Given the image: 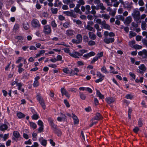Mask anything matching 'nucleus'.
I'll use <instances>...</instances> for the list:
<instances>
[{"instance_id": "nucleus-62", "label": "nucleus", "mask_w": 147, "mask_h": 147, "mask_svg": "<svg viewBox=\"0 0 147 147\" xmlns=\"http://www.w3.org/2000/svg\"><path fill=\"white\" fill-rule=\"evenodd\" d=\"M44 129V126H40L38 129V132L39 133H41L43 131Z\"/></svg>"}, {"instance_id": "nucleus-32", "label": "nucleus", "mask_w": 147, "mask_h": 147, "mask_svg": "<svg viewBox=\"0 0 147 147\" xmlns=\"http://www.w3.org/2000/svg\"><path fill=\"white\" fill-rule=\"evenodd\" d=\"M133 47L136 49H141L142 47L141 45H140L137 44H136L133 46Z\"/></svg>"}, {"instance_id": "nucleus-8", "label": "nucleus", "mask_w": 147, "mask_h": 147, "mask_svg": "<svg viewBox=\"0 0 147 147\" xmlns=\"http://www.w3.org/2000/svg\"><path fill=\"white\" fill-rule=\"evenodd\" d=\"M75 31L71 29H68L66 31V34L68 36L73 37L74 36Z\"/></svg>"}, {"instance_id": "nucleus-45", "label": "nucleus", "mask_w": 147, "mask_h": 147, "mask_svg": "<svg viewBox=\"0 0 147 147\" xmlns=\"http://www.w3.org/2000/svg\"><path fill=\"white\" fill-rule=\"evenodd\" d=\"M96 44V43L95 41L92 40H90L88 43V44L89 46H92L95 45Z\"/></svg>"}, {"instance_id": "nucleus-31", "label": "nucleus", "mask_w": 147, "mask_h": 147, "mask_svg": "<svg viewBox=\"0 0 147 147\" xmlns=\"http://www.w3.org/2000/svg\"><path fill=\"white\" fill-rule=\"evenodd\" d=\"M54 131L56 134H57L58 136L59 137L61 136V132L60 129H58Z\"/></svg>"}, {"instance_id": "nucleus-38", "label": "nucleus", "mask_w": 147, "mask_h": 147, "mask_svg": "<svg viewBox=\"0 0 147 147\" xmlns=\"http://www.w3.org/2000/svg\"><path fill=\"white\" fill-rule=\"evenodd\" d=\"M51 11L52 13L56 14L57 12L58 9L56 8H52L51 9Z\"/></svg>"}, {"instance_id": "nucleus-48", "label": "nucleus", "mask_w": 147, "mask_h": 147, "mask_svg": "<svg viewBox=\"0 0 147 147\" xmlns=\"http://www.w3.org/2000/svg\"><path fill=\"white\" fill-rule=\"evenodd\" d=\"M89 38L88 36L84 35L83 36V41L85 42H88Z\"/></svg>"}, {"instance_id": "nucleus-15", "label": "nucleus", "mask_w": 147, "mask_h": 147, "mask_svg": "<svg viewBox=\"0 0 147 147\" xmlns=\"http://www.w3.org/2000/svg\"><path fill=\"white\" fill-rule=\"evenodd\" d=\"M132 21V19L130 16H128L126 18L125 23L127 25H129Z\"/></svg>"}, {"instance_id": "nucleus-49", "label": "nucleus", "mask_w": 147, "mask_h": 147, "mask_svg": "<svg viewBox=\"0 0 147 147\" xmlns=\"http://www.w3.org/2000/svg\"><path fill=\"white\" fill-rule=\"evenodd\" d=\"M64 102L67 107L69 108L70 107V105L67 99L64 100Z\"/></svg>"}, {"instance_id": "nucleus-51", "label": "nucleus", "mask_w": 147, "mask_h": 147, "mask_svg": "<svg viewBox=\"0 0 147 147\" xmlns=\"http://www.w3.org/2000/svg\"><path fill=\"white\" fill-rule=\"evenodd\" d=\"M63 71L66 74H69L70 71L67 68H65L63 69Z\"/></svg>"}, {"instance_id": "nucleus-22", "label": "nucleus", "mask_w": 147, "mask_h": 147, "mask_svg": "<svg viewBox=\"0 0 147 147\" xmlns=\"http://www.w3.org/2000/svg\"><path fill=\"white\" fill-rule=\"evenodd\" d=\"M134 20L136 21V22L137 23H140L141 21V20L140 18V15L139 16L133 18Z\"/></svg>"}, {"instance_id": "nucleus-4", "label": "nucleus", "mask_w": 147, "mask_h": 147, "mask_svg": "<svg viewBox=\"0 0 147 147\" xmlns=\"http://www.w3.org/2000/svg\"><path fill=\"white\" fill-rule=\"evenodd\" d=\"M13 135L14 137L12 138V139L15 141H17L16 139H18L20 138V140L22 139V138L21 137L19 132L17 131H14L13 132Z\"/></svg>"}, {"instance_id": "nucleus-55", "label": "nucleus", "mask_w": 147, "mask_h": 147, "mask_svg": "<svg viewBox=\"0 0 147 147\" xmlns=\"http://www.w3.org/2000/svg\"><path fill=\"white\" fill-rule=\"evenodd\" d=\"M23 58L20 57H18L17 60L16 61V63H19L23 59Z\"/></svg>"}, {"instance_id": "nucleus-28", "label": "nucleus", "mask_w": 147, "mask_h": 147, "mask_svg": "<svg viewBox=\"0 0 147 147\" xmlns=\"http://www.w3.org/2000/svg\"><path fill=\"white\" fill-rule=\"evenodd\" d=\"M62 90L61 92V94L62 96H63L64 95H65L68 99H69L70 98V95L69 94V93L67 92V91H65V93L64 94H63V92L62 91Z\"/></svg>"}, {"instance_id": "nucleus-50", "label": "nucleus", "mask_w": 147, "mask_h": 147, "mask_svg": "<svg viewBox=\"0 0 147 147\" xmlns=\"http://www.w3.org/2000/svg\"><path fill=\"white\" fill-rule=\"evenodd\" d=\"M140 129L138 127H135L133 129V131L136 134L138 133V131H139Z\"/></svg>"}, {"instance_id": "nucleus-3", "label": "nucleus", "mask_w": 147, "mask_h": 147, "mask_svg": "<svg viewBox=\"0 0 147 147\" xmlns=\"http://www.w3.org/2000/svg\"><path fill=\"white\" fill-rule=\"evenodd\" d=\"M103 118V117L100 113L98 112H96L95 114V116L92 118L91 121H93L94 120L99 121L102 120Z\"/></svg>"}, {"instance_id": "nucleus-53", "label": "nucleus", "mask_w": 147, "mask_h": 147, "mask_svg": "<svg viewBox=\"0 0 147 147\" xmlns=\"http://www.w3.org/2000/svg\"><path fill=\"white\" fill-rule=\"evenodd\" d=\"M102 17H104V18L105 19H106V20L109 19L110 17V16L109 15H107L106 14H102Z\"/></svg>"}, {"instance_id": "nucleus-47", "label": "nucleus", "mask_w": 147, "mask_h": 147, "mask_svg": "<svg viewBox=\"0 0 147 147\" xmlns=\"http://www.w3.org/2000/svg\"><path fill=\"white\" fill-rule=\"evenodd\" d=\"M19 24H16L13 27V29L14 30L17 31L19 28Z\"/></svg>"}, {"instance_id": "nucleus-27", "label": "nucleus", "mask_w": 147, "mask_h": 147, "mask_svg": "<svg viewBox=\"0 0 147 147\" xmlns=\"http://www.w3.org/2000/svg\"><path fill=\"white\" fill-rule=\"evenodd\" d=\"M115 18L116 19L121 20L122 21H124V18L123 16L121 15L116 16L115 17Z\"/></svg>"}, {"instance_id": "nucleus-21", "label": "nucleus", "mask_w": 147, "mask_h": 147, "mask_svg": "<svg viewBox=\"0 0 147 147\" xmlns=\"http://www.w3.org/2000/svg\"><path fill=\"white\" fill-rule=\"evenodd\" d=\"M125 98L127 99L131 100L134 98V96L131 94H127L125 95Z\"/></svg>"}, {"instance_id": "nucleus-36", "label": "nucleus", "mask_w": 147, "mask_h": 147, "mask_svg": "<svg viewBox=\"0 0 147 147\" xmlns=\"http://www.w3.org/2000/svg\"><path fill=\"white\" fill-rule=\"evenodd\" d=\"M102 27L106 29L110 30L111 29L110 26L108 24H105V25L102 26Z\"/></svg>"}, {"instance_id": "nucleus-24", "label": "nucleus", "mask_w": 147, "mask_h": 147, "mask_svg": "<svg viewBox=\"0 0 147 147\" xmlns=\"http://www.w3.org/2000/svg\"><path fill=\"white\" fill-rule=\"evenodd\" d=\"M15 39L17 40H18L19 42H22L24 40V37L22 36H16Z\"/></svg>"}, {"instance_id": "nucleus-25", "label": "nucleus", "mask_w": 147, "mask_h": 147, "mask_svg": "<svg viewBox=\"0 0 147 147\" xmlns=\"http://www.w3.org/2000/svg\"><path fill=\"white\" fill-rule=\"evenodd\" d=\"M76 38L78 40V41H79L80 43L82 41V38L81 34H78L76 35Z\"/></svg>"}, {"instance_id": "nucleus-12", "label": "nucleus", "mask_w": 147, "mask_h": 147, "mask_svg": "<svg viewBox=\"0 0 147 147\" xmlns=\"http://www.w3.org/2000/svg\"><path fill=\"white\" fill-rule=\"evenodd\" d=\"M39 141L41 144L44 146L45 147L47 145V140L44 139L42 137H40L39 139Z\"/></svg>"}, {"instance_id": "nucleus-19", "label": "nucleus", "mask_w": 147, "mask_h": 147, "mask_svg": "<svg viewBox=\"0 0 147 147\" xmlns=\"http://www.w3.org/2000/svg\"><path fill=\"white\" fill-rule=\"evenodd\" d=\"M143 121L142 118H139L138 120V127H141L143 125Z\"/></svg>"}, {"instance_id": "nucleus-39", "label": "nucleus", "mask_w": 147, "mask_h": 147, "mask_svg": "<svg viewBox=\"0 0 147 147\" xmlns=\"http://www.w3.org/2000/svg\"><path fill=\"white\" fill-rule=\"evenodd\" d=\"M103 55V52H100V53H98L96 56V57H98V58L99 59L100 57H102Z\"/></svg>"}, {"instance_id": "nucleus-1", "label": "nucleus", "mask_w": 147, "mask_h": 147, "mask_svg": "<svg viewBox=\"0 0 147 147\" xmlns=\"http://www.w3.org/2000/svg\"><path fill=\"white\" fill-rule=\"evenodd\" d=\"M37 100L39 103L42 108L44 110L46 108V106L44 99L39 93H38L36 96Z\"/></svg>"}, {"instance_id": "nucleus-9", "label": "nucleus", "mask_w": 147, "mask_h": 147, "mask_svg": "<svg viewBox=\"0 0 147 147\" xmlns=\"http://www.w3.org/2000/svg\"><path fill=\"white\" fill-rule=\"evenodd\" d=\"M115 39L113 38H105L104 40V42L107 44L112 43L114 42Z\"/></svg>"}, {"instance_id": "nucleus-18", "label": "nucleus", "mask_w": 147, "mask_h": 147, "mask_svg": "<svg viewBox=\"0 0 147 147\" xmlns=\"http://www.w3.org/2000/svg\"><path fill=\"white\" fill-rule=\"evenodd\" d=\"M16 115L20 119L23 118L25 117V115L21 112H18Z\"/></svg>"}, {"instance_id": "nucleus-33", "label": "nucleus", "mask_w": 147, "mask_h": 147, "mask_svg": "<svg viewBox=\"0 0 147 147\" xmlns=\"http://www.w3.org/2000/svg\"><path fill=\"white\" fill-rule=\"evenodd\" d=\"M101 71L103 73L106 74L108 73V72L107 71V69L105 66H103L101 69Z\"/></svg>"}, {"instance_id": "nucleus-63", "label": "nucleus", "mask_w": 147, "mask_h": 147, "mask_svg": "<svg viewBox=\"0 0 147 147\" xmlns=\"http://www.w3.org/2000/svg\"><path fill=\"white\" fill-rule=\"evenodd\" d=\"M142 42L144 45L147 46V40L145 38H143L142 40Z\"/></svg>"}, {"instance_id": "nucleus-30", "label": "nucleus", "mask_w": 147, "mask_h": 147, "mask_svg": "<svg viewBox=\"0 0 147 147\" xmlns=\"http://www.w3.org/2000/svg\"><path fill=\"white\" fill-rule=\"evenodd\" d=\"M111 69L110 73H112L113 74H117L118 72L117 71H115V69L114 68L111 66H110L109 67Z\"/></svg>"}, {"instance_id": "nucleus-23", "label": "nucleus", "mask_w": 147, "mask_h": 147, "mask_svg": "<svg viewBox=\"0 0 147 147\" xmlns=\"http://www.w3.org/2000/svg\"><path fill=\"white\" fill-rule=\"evenodd\" d=\"M50 125L51 126V128L53 130V131L58 129L57 128V125L55 124L54 123Z\"/></svg>"}, {"instance_id": "nucleus-37", "label": "nucleus", "mask_w": 147, "mask_h": 147, "mask_svg": "<svg viewBox=\"0 0 147 147\" xmlns=\"http://www.w3.org/2000/svg\"><path fill=\"white\" fill-rule=\"evenodd\" d=\"M142 29L143 30H146V23L144 21H142L141 24Z\"/></svg>"}, {"instance_id": "nucleus-52", "label": "nucleus", "mask_w": 147, "mask_h": 147, "mask_svg": "<svg viewBox=\"0 0 147 147\" xmlns=\"http://www.w3.org/2000/svg\"><path fill=\"white\" fill-rule=\"evenodd\" d=\"M48 121L49 125L54 123L53 120V119L51 117H49L48 118Z\"/></svg>"}, {"instance_id": "nucleus-6", "label": "nucleus", "mask_w": 147, "mask_h": 147, "mask_svg": "<svg viewBox=\"0 0 147 147\" xmlns=\"http://www.w3.org/2000/svg\"><path fill=\"white\" fill-rule=\"evenodd\" d=\"M43 31L45 34H49L51 32V26L49 25L45 26L44 27Z\"/></svg>"}, {"instance_id": "nucleus-5", "label": "nucleus", "mask_w": 147, "mask_h": 147, "mask_svg": "<svg viewBox=\"0 0 147 147\" xmlns=\"http://www.w3.org/2000/svg\"><path fill=\"white\" fill-rule=\"evenodd\" d=\"M138 68L140 69H137V71L141 74H143L144 72L145 71L146 69V66L144 64H141L138 66Z\"/></svg>"}, {"instance_id": "nucleus-26", "label": "nucleus", "mask_w": 147, "mask_h": 147, "mask_svg": "<svg viewBox=\"0 0 147 147\" xmlns=\"http://www.w3.org/2000/svg\"><path fill=\"white\" fill-rule=\"evenodd\" d=\"M29 123L30 126L33 129H36V128L37 126L35 123L32 122H30Z\"/></svg>"}, {"instance_id": "nucleus-41", "label": "nucleus", "mask_w": 147, "mask_h": 147, "mask_svg": "<svg viewBox=\"0 0 147 147\" xmlns=\"http://www.w3.org/2000/svg\"><path fill=\"white\" fill-rule=\"evenodd\" d=\"M63 13L64 14L66 15L67 16H69L70 17H71L72 14V12H69V11H64Z\"/></svg>"}, {"instance_id": "nucleus-44", "label": "nucleus", "mask_w": 147, "mask_h": 147, "mask_svg": "<svg viewBox=\"0 0 147 147\" xmlns=\"http://www.w3.org/2000/svg\"><path fill=\"white\" fill-rule=\"evenodd\" d=\"M98 59V57H97L96 56L93 57V59L90 62V64H93L96 61H97Z\"/></svg>"}, {"instance_id": "nucleus-56", "label": "nucleus", "mask_w": 147, "mask_h": 147, "mask_svg": "<svg viewBox=\"0 0 147 147\" xmlns=\"http://www.w3.org/2000/svg\"><path fill=\"white\" fill-rule=\"evenodd\" d=\"M62 50H63L64 52L67 53H70V50H69V48H65L63 49H62Z\"/></svg>"}, {"instance_id": "nucleus-20", "label": "nucleus", "mask_w": 147, "mask_h": 147, "mask_svg": "<svg viewBox=\"0 0 147 147\" xmlns=\"http://www.w3.org/2000/svg\"><path fill=\"white\" fill-rule=\"evenodd\" d=\"M23 28L26 30H28L29 28V25L28 22H23Z\"/></svg>"}, {"instance_id": "nucleus-29", "label": "nucleus", "mask_w": 147, "mask_h": 147, "mask_svg": "<svg viewBox=\"0 0 147 147\" xmlns=\"http://www.w3.org/2000/svg\"><path fill=\"white\" fill-rule=\"evenodd\" d=\"M79 95L81 99L82 100H84L86 99V96L83 93L80 92Z\"/></svg>"}, {"instance_id": "nucleus-13", "label": "nucleus", "mask_w": 147, "mask_h": 147, "mask_svg": "<svg viewBox=\"0 0 147 147\" xmlns=\"http://www.w3.org/2000/svg\"><path fill=\"white\" fill-rule=\"evenodd\" d=\"M105 100L108 104H111L113 103L115 101L114 99L112 97H108Z\"/></svg>"}, {"instance_id": "nucleus-11", "label": "nucleus", "mask_w": 147, "mask_h": 147, "mask_svg": "<svg viewBox=\"0 0 147 147\" xmlns=\"http://www.w3.org/2000/svg\"><path fill=\"white\" fill-rule=\"evenodd\" d=\"M88 50L86 49H81L79 50L80 53L75 51L74 53L75 54L77 55L78 56H82L83 54L88 52Z\"/></svg>"}, {"instance_id": "nucleus-46", "label": "nucleus", "mask_w": 147, "mask_h": 147, "mask_svg": "<svg viewBox=\"0 0 147 147\" xmlns=\"http://www.w3.org/2000/svg\"><path fill=\"white\" fill-rule=\"evenodd\" d=\"M69 55H70L71 57L75 58H79V57L77 56V55L75 54V53H69Z\"/></svg>"}, {"instance_id": "nucleus-35", "label": "nucleus", "mask_w": 147, "mask_h": 147, "mask_svg": "<svg viewBox=\"0 0 147 147\" xmlns=\"http://www.w3.org/2000/svg\"><path fill=\"white\" fill-rule=\"evenodd\" d=\"M143 79L144 78L143 77H140V79L138 80L137 78L135 79V82L136 83H138L139 82H140V83H142L143 82Z\"/></svg>"}, {"instance_id": "nucleus-16", "label": "nucleus", "mask_w": 147, "mask_h": 147, "mask_svg": "<svg viewBox=\"0 0 147 147\" xmlns=\"http://www.w3.org/2000/svg\"><path fill=\"white\" fill-rule=\"evenodd\" d=\"M88 35L89 38L91 39L94 40L96 39V35L91 32H89L88 33Z\"/></svg>"}, {"instance_id": "nucleus-60", "label": "nucleus", "mask_w": 147, "mask_h": 147, "mask_svg": "<svg viewBox=\"0 0 147 147\" xmlns=\"http://www.w3.org/2000/svg\"><path fill=\"white\" fill-rule=\"evenodd\" d=\"M103 80V78H99L96 80L95 82L96 83H98L99 82H102Z\"/></svg>"}, {"instance_id": "nucleus-34", "label": "nucleus", "mask_w": 147, "mask_h": 147, "mask_svg": "<svg viewBox=\"0 0 147 147\" xmlns=\"http://www.w3.org/2000/svg\"><path fill=\"white\" fill-rule=\"evenodd\" d=\"M32 119L36 120L39 117V116L37 114H34L31 117Z\"/></svg>"}, {"instance_id": "nucleus-54", "label": "nucleus", "mask_w": 147, "mask_h": 147, "mask_svg": "<svg viewBox=\"0 0 147 147\" xmlns=\"http://www.w3.org/2000/svg\"><path fill=\"white\" fill-rule=\"evenodd\" d=\"M51 26L53 28H56L57 26V24L55 23V20H53L51 22Z\"/></svg>"}, {"instance_id": "nucleus-2", "label": "nucleus", "mask_w": 147, "mask_h": 147, "mask_svg": "<svg viewBox=\"0 0 147 147\" xmlns=\"http://www.w3.org/2000/svg\"><path fill=\"white\" fill-rule=\"evenodd\" d=\"M31 27L33 29L39 30L41 25L39 21L36 19L33 18L31 21Z\"/></svg>"}, {"instance_id": "nucleus-17", "label": "nucleus", "mask_w": 147, "mask_h": 147, "mask_svg": "<svg viewBox=\"0 0 147 147\" xmlns=\"http://www.w3.org/2000/svg\"><path fill=\"white\" fill-rule=\"evenodd\" d=\"M60 114H61V116L62 117H57V120L58 121L61 122L62 121V118L65 119L66 117L65 114H64L62 113H60Z\"/></svg>"}, {"instance_id": "nucleus-40", "label": "nucleus", "mask_w": 147, "mask_h": 147, "mask_svg": "<svg viewBox=\"0 0 147 147\" xmlns=\"http://www.w3.org/2000/svg\"><path fill=\"white\" fill-rule=\"evenodd\" d=\"M23 85V84L21 82H19L17 84L16 86L18 87V90H21Z\"/></svg>"}, {"instance_id": "nucleus-10", "label": "nucleus", "mask_w": 147, "mask_h": 147, "mask_svg": "<svg viewBox=\"0 0 147 147\" xmlns=\"http://www.w3.org/2000/svg\"><path fill=\"white\" fill-rule=\"evenodd\" d=\"M95 54V53L94 51H90L88 53L84 54L83 55V57L85 59H88L91 57L94 56Z\"/></svg>"}, {"instance_id": "nucleus-59", "label": "nucleus", "mask_w": 147, "mask_h": 147, "mask_svg": "<svg viewBox=\"0 0 147 147\" xmlns=\"http://www.w3.org/2000/svg\"><path fill=\"white\" fill-rule=\"evenodd\" d=\"M62 59V57L60 55H57L56 59L57 61H61Z\"/></svg>"}, {"instance_id": "nucleus-42", "label": "nucleus", "mask_w": 147, "mask_h": 147, "mask_svg": "<svg viewBox=\"0 0 147 147\" xmlns=\"http://www.w3.org/2000/svg\"><path fill=\"white\" fill-rule=\"evenodd\" d=\"M39 85V83L38 81L34 80V82L33 85L34 87H38Z\"/></svg>"}, {"instance_id": "nucleus-61", "label": "nucleus", "mask_w": 147, "mask_h": 147, "mask_svg": "<svg viewBox=\"0 0 147 147\" xmlns=\"http://www.w3.org/2000/svg\"><path fill=\"white\" fill-rule=\"evenodd\" d=\"M85 110L86 112H88L91 111H92L91 108L90 106H89L88 107L85 108Z\"/></svg>"}, {"instance_id": "nucleus-64", "label": "nucleus", "mask_w": 147, "mask_h": 147, "mask_svg": "<svg viewBox=\"0 0 147 147\" xmlns=\"http://www.w3.org/2000/svg\"><path fill=\"white\" fill-rule=\"evenodd\" d=\"M59 19L61 21H63L65 19V17L62 15H59L58 16Z\"/></svg>"}, {"instance_id": "nucleus-58", "label": "nucleus", "mask_w": 147, "mask_h": 147, "mask_svg": "<svg viewBox=\"0 0 147 147\" xmlns=\"http://www.w3.org/2000/svg\"><path fill=\"white\" fill-rule=\"evenodd\" d=\"M94 103L95 105H97L99 104V102L96 98H94Z\"/></svg>"}, {"instance_id": "nucleus-43", "label": "nucleus", "mask_w": 147, "mask_h": 147, "mask_svg": "<svg viewBox=\"0 0 147 147\" xmlns=\"http://www.w3.org/2000/svg\"><path fill=\"white\" fill-rule=\"evenodd\" d=\"M96 76L99 78H104L105 77V76L103 75L100 71H97Z\"/></svg>"}, {"instance_id": "nucleus-57", "label": "nucleus", "mask_w": 147, "mask_h": 147, "mask_svg": "<svg viewBox=\"0 0 147 147\" xmlns=\"http://www.w3.org/2000/svg\"><path fill=\"white\" fill-rule=\"evenodd\" d=\"M86 8L87 11H88V13H87L86 12V14H88L90 12V7L89 5H87L86 6Z\"/></svg>"}, {"instance_id": "nucleus-14", "label": "nucleus", "mask_w": 147, "mask_h": 147, "mask_svg": "<svg viewBox=\"0 0 147 147\" xmlns=\"http://www.w3.org/2000/svg\"><path fill=\"white\" fill-rule=\"evenodd\" d=\"M133 18L139 16L140 15V12L138 10H134L131 14Z\"/></svg>"}, {"instance_id": "nucleus-7", "label": "nucleus", "mask_w": 147, "mask_h": 147, "mask_svg": "<svg viewBox=\"0 0 147 147\" xmlns=\"http://www.w3.org/2000/svg\"><path fill=\"white\" fill-rule=\"evenodd\" d=\"M8 128V125L5 123H0V131H1L5 132L7 130Z\"/></svg>"}]
</instances>
